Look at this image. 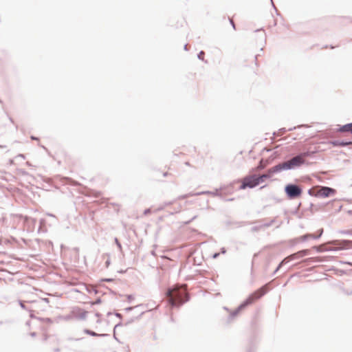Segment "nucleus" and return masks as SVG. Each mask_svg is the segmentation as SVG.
Returning a JSON list of instances; mask_svg holds the SVG:
<instances>
[{"instance_id":"53","label":"nucleus","mask_w":352,"mask_h":352,"mask_svg":"<svg viewBox=\"0 0 352 352\" xmlns=\"http://www.w3.org/2000/svg\"><path fill=\"white\" fill-rule=\"evenodd\" d=\"M226 250L225 248H221V252L219 253H221V254H226Z\"/></svg>"},{"instance_id":"6","label":"nucleus","mask_w":352,"mask_h":352,"mask_svg":"<svg viewBox=\"0 0 352 352\" xmlns=\"http://www.w3.org/2000/svg\"><path fill=\"white\" fill-rule=\"evenodd\" d=\"M310 253H311L310 250L305 249V250L298 251L297 252H295L294 254H292L287 256V257H285V258L286 260H287V263H289V261H294L296 259H298L303 256L309 255Z\"/></svg>"},{"instance_id":"24","label":"nucleus","mask_w":352,"mask_h":352,"mask_svg":"<svg viewBox=\"0 0 352 352\" xmlns=\"http://www.w3.org/2000/svg\"><path fill=\"white\" fill-rule=\"evenodd\" d=\"M193 196H197L195 195V192H189V193H187V194H185V195H179L177 197V199L178 200H182V199H186V198L190 197H193Z\"/></svg>"},{"instance_id":"61","label":"nucleus","mask_w":352,"mask_h":352,"mask_svg":"<svg viewBox=\"0 0 352 352\" xmlns=\"http://www.w3.org/2000/svg\"><path fill=\"white\" fill-rule=\"evenodd\" d=\"M30 317L31 318H36V317H35V316H34V315L32 313H31V314H30Z\"/></svg>"},{"instance_id":"13","label":"nucleus","mask_w":352,"mask_h":352,"mask_svg":"<svg viewBox=\"0 0 352 352\" xmlns=\"http://www.w3.org/2000/svg\"><path fill=\"white\" fill-rule=\"evenodd\" d=\"M220 192L224 195L232 194L234 190V183L229 185H223L219 188Z\"/></svg>"},{"instance_id":"54","label":"nucleus","mask_w":352,"mask_h":352,"mask_svg":"<svg viewBox=\"0 0 352 352\" xmlns=\"http://www.w3.org/2000/svg\"><path fill=\"white\" fill-rule=\"evenodd\" d=\"M30 138H31V140H38V138L37 137H35V136H34V135H31V136H30Z\"/></svg>"},{"instance_id":"36","label":"nucleus","mask_w":352,"mask_h":352,"mask_svg":"<svg viewBox=\"0 0 352 352\" xmlns=\"http://www.w3.org/2000/svg\"><path fill=\"white\" fill-rule=\"evenodd\" d=\"M102 302V300H101V298L100 297H98L96 298V300L94 302H91V305H99Z\"/></svg>"},{"instance_id":"52","label":"nucleus","mask_w":352,"mask_h":352,"mask_svg":"<svg viewBox=\"0 0 352 352\" xmlns=\"http://www.w3.org/2000/svg\"><path fill=\"white\" fill-rule=\"evenodd\" d=\"M230 23L231 25L232 26V28L235 30L236 26H235L234 21L230 19Z\"/></svg>"},{"instance_id":"15","label":"nucleus","mask_w":352,"mask_h":352,"mask_svg":"<svg viewBox=\"0 0 352 352\" xmlns=\"http://www.w3.org/2000/svg\"><path fill=\"white\" fill-rule=\"evenodd\" d=\"M270 163V161L269 160H265V159L262 158L258 162V165L256 168V170H262L265 169L269 165Z\"/></svg>"},{"instance_id":"41","label":"nucleus","mask_w":352,"mask_h":352,"mask_svg":"<svg viewBox=\"0 0 352 352\" xmlns=\"http://www.w3.org/2000/svg\"><path fill=\"white\" fill-rule=\"evenodd\" d=\"M126 298H127V300L129 302H131L133 299H134V297L133 295L131 294H128L126 295Z\"/></svg>"},{"instance_id":"57","label":"nucleus","mask_w":352,"mask_h":352,"mask_svg":"<svg viewBox=\"0 0 352 352\" xmlns=\"http://www.w3.org/2000/svg\"><path fill=\"white\" fill-rule=\"evenodd\" d=\"M42 300H43L44 302H45L47 303H48L50 302V300L47 298H42Z\"/></svg>"},{"instance_id":"60","label":"nucleus","mask_w":352,"mask_h":352,"mask_svg":"<svg viewBox=\"0 0 352 352\" xmlns=\"http://www.w3.org/2000/svg\"><path fill=\"white\" fill-rule=\"evenodd\" d=\"M188 44H185V45H184V50H186V51H188Z\"/></svg>"},{"instance_id":"7","label":"nucleus","mask_w":352,"mask_h":352,"mask_svg":"<svg viewBox=\"0 0 352 352\" xmlns=\"http://www.w3.org/2000/svg\"><path fill=\"white\" fill-rule=\"evenodd\" d=\"M292 169L293 168L289 160L283 162L282 163H279L273 166V172H276V173L283 170H288Z\"/></svg>"},{"instance_id":"19","label":"nucleus","mask_w":352,"mask_h":352,"mask_svg":"<svg viewBox=\"0 0 352 352\" xmlns=\"http://www.w3.org/2000/svg\"><path fill=\"white\" fill-rule=\"evenodd\" d=\"M250 221H233V226L236 228H240L242 226H248L251 224Z\"/></svg>"},{"instance_id":"9","label":"nucleus","mask_w":352,"mask_h":352,"mask_svg":"<svg viewBox=\"0 0 352 352\" xmlns=\"http://www.w3.org/2000/svg\"><path fill=\"white\" fill-rule=\"evenodd\" d=\"M329 144L333 147H345L351 144V140H332L329 141Z\"/></svg>"},{"instance_id":"20","label":"nucleus","mask_w":352,"mask_h":352,"mask_svg":"<svg viewBox=\"0 0 352 352\" xmlns=\"http://www.w3.org/2000/svg\"><path fill=\"white\" fill-rule=\"evenodd\" d=\"M317 232H318L317 234H311V237L312 239H314V240L319 239L323 234V229L322 228L319 229Z\"/></svg>"},{"instance_id":"10","label":"nucleus","mask_w":352,"mask_h":352,"mask_svg":"<svg viewBox=\"0 0 352 352\" xmlns=\"http://www.w3.org/2000/svg\"><path fill=\"white\" fill-rule=\"evenodd\" d=\"M195 195L197 196L201 195H210L214 197H219V198L223 199V193L220 192L219 188H216L214 191L206 190L195 192Z\"/></svg>"},{"instance_id":"38","label":"nucleus","mask_w":352,"mask_h":352,"mask_svg":"<svg viewBox=\"0 0 352 352\" xmlns=\"http://www.w3.org/2000/svg\"><path fill=\"white\" fill-rule=\"evenodd\" d=\"M114 280L113 278H102L100 280L101 282H113Z\"/></svg>"},{"instance_id":"59","label":"nucleus","mask_w":352,"mask_h":352,"mask_svg":"<svg viewBox=\"0 0 352 352\" xmlns=\"http://www.w3.org/2000/svg\"><path fill=\"white\" fill-rule=\"evenodd\" d=\"M196 218V216L193 217L190 220L186 222V224L190 223L192 220H194Z\"/></svg>"},{"instance_id":"23","label":"nucleus","mask_w":352,"mask_h":352,"mask_svg":"<svg viewBox=\"0 0 352 352\" xmlns=\"http://www.w3.org/2000/svg\"><path fill=\"white\" fill-rule=\"evenodd\" d=\"M296 129V127H294V129ZM292 130H293L292 128H290L288 130H287L285 128H281L277 132H274L273 135H281L284 134L287 131H292Z\"/></svg>"},{"instance_id":"34","label":"nucleus","mask_w":352,"mask_h":352,"mask_svg":"<svg viewBox=\"0 0 352 352\" xmlns=\"http://www.w3.org/2000/svg\"><path fill=\"white\" fill-rule=\"evenodd\" d=\"M19 304L20 307H21L23 309L28 310V311H30V312L32 311L31 310H29V309L27 308V307L25 305V303H24V302H23V300H19Z\"/></svg>"},{"instance_id":"49","label":"nucleus","mask_w":352,"mask_h":352,"mask_svg":"<svg viewBox=\"0 0 352 352\" xmlns=\"http://www.w3.org/2000/svg\"><path fill=\"white\" fill-rule=\"evenodd\" d=\"M111 264V260L110 258H108L106 261H105V266L106 267H109V266Z\"/></svg>"},{"instance_id":"64","label":"nucleus","mask_w":352,"mask_h":352,"mask_svg":"<svg viewBox=\"0 0 352 352\" xmlns=\"http://www.w3.org/2000/svg\"><path fill=\"white\" fill-rule=\"evenodd\" d=\"M168 174H169V173H168V172H164V173H163V176H164V177H166V176H168Z\"/></svg>"},{"instance_id":"28","label":"nucleus","mask_w":352,"mask_h":352,"mask_svg":"<svg viewBox=\"0 0 352 352\" xmlns=\"http://www.w3.org/2000/svg\"><path fill=\"white\" fill-rule=\"evenodd\" d=\"M142 307H144L143 305H138L135 307H128L125 308L124 310L126 312H129V311H132L133 309H138Z\"/></svg>"},{"instance_id":"58","label":"nucleus","mask_w":352,"mask_h":352,"mask_svg":"<svg viewBox=\"0 0 352 352\" xmlns=\"http://www.w3.org/2000/svg\"><path fill=\"white\" fill-rule=\"evenodd\" d=\"M30 336L32 337H35L36 336V332H31L30 333Z\"/></svg>"},{"instance_id":"50","label":"nucleus","mask_w":352,"mask_h":352,"mask_svg":"<svg viewBox=\"0 0 352 352\" xmlns=\"http://www.w3.org/2000/svg\"><path fill=\"white\" fill-rule=\"evenodd\" d=\"M220 253L219 252H215L212 254L213 258H217L219 256Z\"/></svg>"},{"instance_id":"40","label":"nucleus","mask_w":352,"mask_h":352,"mask_svg":"<svg viewBox=\"0 0 352 352\" xmlns=\"http://www.w3.org/2000/svg\"><path fill=\"white\" fill-rule=\"evenodd\" d=\"M315 192H316V190H312L311 188V189H309L308 191H307V193L311 196V197H314V195L315 194Z\"/></svg>"},{"instance_id":"30","label":"nucleus","mask_w":352,"mask_h":352,"mask_svg":"<svg viewBox=\"0 0 352 352\" xmlns=\"http://www.w3.org/2000/svg\"><path fill=\"white\" fill-rule=\"evenodd\" d=\"M276 221V218L272 219L269 222H266L261 225L263 228H268L270 227L274 222Z\"/></svg>"},{"instance_id":"12","label":"nucleus","mask_w":352,"mask_h":352,"mask_svg":"<svg viewBox=\"0 0 352 352\" xmlns=\"http://www.w3.org/2000/svg\"><path fill=\"white\" fill-rule=\"evenodd\" d=\"M87 313L88 312L87 311H85L79 307L73 311V314H74L75 318L81 320H84L86 319Z\"/></svg>"},{"instance_id":"47","label":"nucleus","mask_w":352,"mask_h":352,"mask_svg":"<svg viewBox=\"0 0 352 352\" xmlns=\"http://www.w3.org/2000/svg\"><path fill=\"white\" fill-rule=\"evenodd\" d=\"M246 352H255V349L254 346H251L250 348L247 350Z\"/></svg>"},{"instance_id":"5","label":"nucleus","mask_w":352,"mask_h":352,"mask_svg":"<svg viewBox=\"0 0 352 352\" xmlns=\"http://www.w3.org/2000/svg\"><path fill=\"white\" fill-rule=\"evenodd\" d=\"M337 191L336 189L326 186H318L317 189H316V192L314 195L315 197H322L327 198L330 196H333L336 194Z\"/></svg>"},{"instance_id":"27","label":"nucleus","mask_w":352,"mask_h":352,"mask_svg":"<svg viewBox=\"0 0 352 352\" xmlns=\"http://www.w3.org/2000/svg\"><path fill=\"white\" fill-rule=\"evenodd\" d=\"M87 291L89 294L94 293L95 294H100V291L94 287H87Z\"/></svg>"},{"instance_id":"32","label":"nucleus","mask_w":352,"mask_h":352,"mask_svg":"<svg viewBox=\"0 0 352 352\" xmlns=\"http://www.w3.org/2000/svg\"><path fill=\"white\" fill-rule=\"evenodd\" d=\"M36 319L49 324L52 323V319L50 318H36Z\"/></svg>"},{"instance_id":"62","label":"nucleus","mask_w":352,"mask_h":352,"mask_svg":"<svg viewBox=\"0 0 352 352\" xmlns=\"http://www.w3.org/2000/svg\"><path fill=\"white\" fill-rule=\"evenodd\" d=\"M226 224H227L228 226L233 225V221H227Z\"/></svg>"},{"instance_id":"48","label":"nucleus","mask_w":352,"mask_h":352,"mask_svg":"<svg viewBox=\"0 0 352 352\" xmlns=\"http://www.w3.org/2000/svg\"><path fill=\"white\" fill-rule=\"evenodd\" d=\"M114 315H115L117 318H120V319H122V315L121 314L118 313V312H115V313H114Z\"/></svg>"},{"instance_id":"44","label":"nucleus","mask_w":352,"mask_h":352,"mask_svg":"<svg viewBox=\"0 0 352 352\" xmlns=\"http://www.w3.org/2000/svg\"><path fill=\"white\" fill-rule=\"evenodd\" d=\"M312 248L316 250V252H322V250L318 246H317V245H314Z\"/></svg>"},{"instance_id":"39","label":"nucleus","mask_w":352,"mask_h":352,"mask_svg":"<svg viewBox=\"0 0 352 352\" xmlns=\"http://www.w3.org/2000/svg\"><path fill=\"white\" fill-rule=\"evenodd\" d=\"M124 323H122V322H119L118 324H116L113 328V332L116 331V328L119 327H122V326H124Z\"/></svg>"},{"instance_id":"35","label":"nucleus","mask_w":352,"mask_h":352,"mask_svg":"<svg viewBox=\"0 0 352 352\" xmlns=\"http://www.w3.org/2000/svg\"><path fill=\"white\" fill-rule=\"evenodd\" d=\"M204 55H205V52L204 51H200L198 54H197V58L199 59V60H204Z\"/></svg>"},{"instance_id":"14","label":"nucleus","mask_w":352,"mask_h":352,"mask_svg":"<svg viewBox=\"0 0 352 352\" xmlns=\"http://www.w3.org/2000/svg\"><path fill=\"white\" fill-rule=\"evenodd\" d=\"M340 133H349L352 135V122L340 125L338 130Z\"/></svg>"},{"instance_id":"29","label":"nucleus","mask_w":352,"mask_h":352,"mask_svg":"<svg viewBox=\"0 0 352 352\" xmlns=\"http://www.w3.org/2000/svg\"><path fill=\"white\" fill-rule=\"evenodd\" d=\"M320 208V206L319 205H316L312 203L310 204L309 208L312 212H314V211L319 210Z\"/></svg>"},{"instance_id":"25","label":"nucleus","mask_w":352,"mask_h":352,"mask_svg":"<svg viewBox=\"0 0 352 352\" xmlns=\"http://www.w3.org/2000/svg\"><path fill=\"white\" fill-rule=\"evenodd\" d=\"M18 173L19 175H21L22 176H27V177L34 179V177L24 169H19Z\"/></svg>"},{"instance_id":"56","label":"nucleus","mask_w":352,"mask_h":352,"mask_svg":"<svg viewBox=\"0 0 352 352\" xmlns=\"http://www.w3.org/2000/svg\"><path fill=\"white\" fill-rule=\"evenodd\" d=\"M16 157H21L22 159H25V155L23 154H19Z\"/></svg>"},{"instance_id":"3","label":"nucleus","mask_w":352,"mask_h":352,"mask_svg":"<svg viewBox=\"0 0 352 352\" xmlns=\"http://www.w3.org/2000/svg\"><path fill=\"white\" fill-rule=\"evenodd\" d=\"M302 190L301 186L293 183L286 184L284 188L285 195L290 200L300 197L302 193Z\"/></svg>"},{"instance_id":"16","label":"nucleus","mask_w":352,"mask_h":352,"mask_svg":"<svg viewBox=\"0 0 352 352\" xmlns=\"http://www.w3.org/2000/svg\"><path fill=\"white\" fill-rule=\"evenodd\" d=\"M83 332L89 336H93V337H106L109 336V334L107 333H98L92 330H90L89 329H85L83 330Z\"/></svg>"},{"instance_id":"8","label":"nucleus","mask_w":352,"mask_h":352,"mask_svg":"<svg viewBox=\"0 0 352 352\" xmlns=\"http://www.w3.org/2000/svg\"><path fill=\"white\" fill-rule=\"evenodd\" d=\"M289 160L292 166L293 169L300 167L306 163V161L304 159H302L300 155L298 154Z\"/></svg>"},{"instance_id":"26","label":"nucleus","mask_w":352,"mask_h":352,"mask_svg":"<svg viewBox=\"0 0 352 352\" xmlns=\"http://www.w3.org/2000/svg\"><path fill=\"white\" fill-rule=\"evenodd\" d=\"M313 152L310 151H306L302 153H298L300 155V157L303 159V157H311L313 155Z\"/></svg>"},{"instance_id":"11","label":"nucleus","mask_w":352,"mask_h":352,"mask_svg":"<svg viewBox=\"0 0 352 352\" xmlns=\"http://www.w3.org/2000/svg\"><path fill=\"white\" fill-rule=\"evenodd\" d=\"M276 173V172H273V167L268 169L265 174L257 175V179L259 184L263 183L266 179H270L272 176Z\"/></svg>"},{"instance_id":"42","label":"nucleus","mask_w":352,"mask_h":352,"mask_svg":"<svg viewBox=\"0 0 352 352\" xmlns=\"http://www.w3.org/2000/svg\"><path fill=\"white\" fill-rule=\"evenodd\" d=\"M342 232L344 234H346L352 235V230H347L342 231Z\"/></svg>"},{"instance_id":"43","label":"nucleus","mask_w":352,"mask_h":352,"mask_svg":"<svg viewBox=\"0 0 352 352\" xmlns=\"http://www.w3.org/2000/svg\"><path fill=\"white\" fill-rule=\"evenodd\" d=\"M270 1H271V3H272V7L274 8V10H275V11H276V14H277L278 15H280V13L278 12V10L276 9V8L275 7V6H274V4L273 0H270Z\"/></svg>"},{"instance_id":"55","label":"nucleus","mask_w":352,"mask_h":352,"mask_svg":"<svg viewBox=\"0 0 352 352\" xmlns=\"http://www.w3.org/2000/svg\"><path fill=\"white\" fill-rule=\"evenodd\" d=\"M95 316H96V317H97V318H100V317L102 316V314H100L99 312H96V313L95 314Z\"/></svg>"},{"instance_id":"1","label":"nucleus","mask_w":352,"mask_h":352,"mask_svg":"<svg viewBox=\"0 0 352 352\" xmlns=\"http://www.w3.org/2000/svg\"><path fill=\"white\" fill-rule=\"evenodd\" d=\"M267 285H265L250 294L248 297L244 300L234 311L230 313L227 319V322L228 323L231 322L242 310L252 304L254 301L263 296L267 292Z\"/></svg>"},{"instance_id":"33","label":"nucleus","mask_w":352,"mask_h":352,"mask_svg":"<svg viewBox=\"0 0 352 352\" xmlns=\"http://www.w3.org/2000/svg\"><path fill=\"white\" fill-rule=\"evenodd\" d=\"M262 228H263V226H261V225H260V226H253L252 228H251V232H258V231H259Z\"/></svg>"},{"instance_id":"22","label":"nucleus","mask_w":352,"mask_h":352,"mask_svg":"<svg viewBox=\"0 0 352 352\" xmlns=\"http://www.w3.org/2000/svg\"><path fill=\"white\" fill-rule=\"evenodd\" d=\"M287 263V260H286L285 258H283L280 263L278 265L277 267L276 268V270H274V272H273L272 274V276H274V274H276V273L285 264Z\"/></svg>"},{"instance_id":"37","label":"nucleus","mask_w":352,"mask_h":352,"mask_svg":"<svg viewBox=\"0 0 352 352\" xmlns=\"http://www.w3.org/2000/svg\"><path fill=\"white\" fill-rule=\"evenodd\" d=\"M65 180H67V182L69 184H71L74 185V186H75V185H77V184H78L77 182H74L72 179L69 178V177H66V178H65Z\"/></svg>"},{"instance_id":"46","label":"nucleus","mask_w":352,"mask_h":352,"mask_svg":"<svg viewBox=\"0 0 352 352\" xmlns=\"http://www.w3.org/2000/svg\"><path fill=\"white\" fill-rule=\"evenodd\" d=\"M151 212V210L150 208H146V209H145V210H144V214L145 215L148 214H150Z\"/></svg>"},{"instance_id":"51","label":"nucleus","mask_w":352,"mask_h":352,"mask_svg":"<svg viewBox=\"0 0 352 352\" xmlns=\"http://www.w3.org/2000/svg\"><path fill=\"white\" fill-rule=\"evenodd\" d=\"M341 263L346 264L350 266H352V262L351 261H340Z\"/></svg>"},{"instance_id":"2","label":"nucleus","mask_w":352,"mask_h":352,"mask_svg":"<svg viewBox=\"0 0 352 352\" xmlns=\"http://www.w3.org/2000/svg\"><path fill=\"white\" fill-rule=\"evenodd\" d=\"M183 293L179 291H175L173 287H168L165 292V296L168 298V305L171 309L179 308L185 302L190 300V296L188 294H185V300H182Z\"/></svg>"},{"instance_id":"21","label":"nucleus","mask_w":352,"mask_h":352,"mask_svg":"<svg viewBox=\"0 0 352 352\" xmlns=\"http://www.w3.org/2000/svg\"><path fill=\"white\" fill-rule=\"evenodd\" d=\"M324 260L322 259L321 257H311V258H306L304 260L305 262L306 263H309V262H322L324 261Z\"/></svg>"},{"instance_id":"63","label":"nucleus","mask_w":352,"mask_h":352,"mask_svg":"<svg viewBox=\"0 0 352 352\" xmlns=\"http://www.w3.org/2000/svg\"><path fill=\"white\" fill-rule=\"evenodd\" d=\"M60 351V349L59 348H56L54 349V352H59Z\"/></svg>"},{"instance_id":"18","label":"nucleus","mask_w":352,"mask_h":352,"mask_svg":"<svg viewBox=\"0 0 352 352\" xmlns=\"http://www.w3.org/2000/svg\"><path fill=\"white\" fill-rule=\"evenodd\" d=\"M309 239H311V234H303V235L299 236L298 238L295 239L294 240L296 241V242H298V241L305 242Z\"/></svg>"},{"instance_id":"17","label":"nucleus","mask_w":352,"mask_h":352,"mask_svg":"<svg viewBox=\"0 0 352 352\" xmlns=\"http://www.w3.org/2000/svg\"><path fill=\"white\" fill-rule=\"evenodd\" d=\"M144 311H141V313L136 317H133L129 320H128L125 323H124V326H128L129 324H131L132 322H133L135 320H137L138 319H140L141 318V316L144 314Z\"/></svg>"},{"instance_id":"45","label":"nucleus","mask_w":352,"mask_h":352,"mask_svg":"<svg viewBox=\"0 0 352 352\" xmlns=\"http://www.w3.org/2000/svg\"><path fill=\"white\" fill-rule=\"evenodd\" d=\"M222 200L225 201H232L234 200V198H229V199H226L224 197V196L223 195V199H221Z\"/></svg>"},{"instance_id":"31","label":"nucleus","mask_w":352,"mask_h":352,"mask_svg":"<svg viewBox=\"0 0 352 352\" xmlns=\"http://www.w3.org/2000/svg\"><path fill=\"white\" fill-rule=\"evenodd\" d=\"M114 242H115L116 246L118 247V248L119 249V250L120 252H122V244L117 237L114 238Z\"/></svg>"},{"instance_id":"4","label":"nucleus","mask_w":352,"mask_h":352,"mask_svg":"<svg viewBox=\"0 0 352 352\" xmlns=\"http://www.w3.org/2000/svg\"><path fill=\"white\" fill-rule=\"evenodd\" d=\"M260 184L257 179L256 175H250L245 176L241 184L240 185L239 189V190H244L247 188H253L258 186Z\"/></svg>"}]
</instances>
